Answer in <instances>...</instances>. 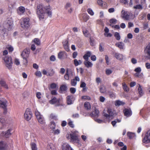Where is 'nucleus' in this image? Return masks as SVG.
I'll use <instances>...</instances> for the list:
<instances>
[{"mask_svg": "<svg viewBox=\"0 0 150 150\" xmlns=\"http://www.w3.org/2000/svg\"><path fill=\"white\" fill-rule=\"evenodd\" d=\"M13 21L11 18L8 19L4 24V27H0V34L4 38L8 35L7 29L8 30H11L12 27Z\"/></svg>", "mask_w": 150, "mask_h": 150, "instance_id": "nucleus-1", "label": "nucleus"}, {"mask_svg": "<svg viewBox=\"0 0 150 150\" xmlns=\"http://www.w3.org/2000/svg\"><path fill=\"white\" fill-rule=\"evenodd\" d=\"M49 6L44 8L42 4L38 5L37 6V10L38 14H45V12L49 16H51L52 14L51 9Z\"/></svg>", "mask_w": 150, "mask_h": 150, "instance_id": "nucleus-2", "label": "nucleus"}, {"mask_svg": "<svg viewBox=\"0 0 150 150\" xmlns=\"http://www.w3.org/2000/svg\"><path fill=\"white\" fill-rule=\"evenodd\" d=\"M6 63V66L8 69H11L12 67V62L11 56H6L4 59Z\"/></svg>", "mask_w": 150, "mask_h": 150, "instance_id": "nucleus-3", "label": "nucleus"}, {"mask_svg": "<svg viewBox=\"0 0 150 150\" xmlns=\"http://www.w3.org/2000/svg\"><path fill=\"white\" fill-rule=\"evenodd\" d=\"M25 119L27 121H29L30 120L32 116V113L29 108H27L24 114Z\"/></svg>", "mask_w": 150, "mask_h": 150, "instance_id": "nucleus-4", "label": "nucleus"}, {"mask_svg": "<svg viewBox=\"0 0 150 150\" xmlns=\"http://www.w3.org/2000/svg\"><path fill=\"white\" fill-rule=\"evenodd\" d=\"M29 21V19L28 18H24L23 21L21 23V27L24 28H28L30 25Z\"/></svg>", "mask_w": 150, "mask_h": 150, "instance_id": "nucleus-5", "label": "nucleus"}, {"mask_svg": "<svg viewBox=\"0 0 150 150\" xmlns=\"http://www.w3.org/2000/svg\"><path fill=\"white\" fill-rule=\"evenodd\" d=\"M70 137H71V142L73 143H78L79 142V139L78 138L77 135L73 133V134H70Z\"/></svg>", "mask_w": 150, "mask_h": 150, "instance_id": "nucleus-6", "label": "nucleus"}, {"mask_svg": "<svg viewBox=\"0 0 150 150\" xmlns=\"http://www.w3.org/2000/svg\"><path fill=\"white\" fill-rule=\"evenodd\" d=\"M144 52L145 54L147 55L146 57L150 59V42L146 47Z\"/></svg>", "mask_w": 150, "mask_h": 150, "instance_id": "nucleus-7", "label": "nucleus"}, {"mask_svg": "<svg viewBox=\"0 0 150 150\" xmlns=\"http://www.w3.org/2000/svg\"><path fill=\"white\" fill-rule=\"evenodd\" d=\"M143 141V142L146 143H149L150 142V130H149L147 132Z\"/></svg>", "mask_w": 150, "mask_h": 150, "instance_id": "nucleus-8", "label": "nucleus"}, {"mask_svg": "<svg viewBox=\"0 0 150 150\" xmlns=\"http://www.w3.org/2000/svg\"><path fill=\"white\" fill-rule=\"evenodd\" d=\"M60 99H57L56 97H54L50 101V103L52 104L57 103V106H59L60 104Z\"/></svg>", "mask_w": 150, "mask_h": 150, "instance_id": "nucleus-9", "label": "nucleus"}, {"mask_svg": "<svg viewBox=\"0 0 150 150\" xmlns=\"http://www.w3.org/2000/svg\"><path fill=\"white\" fill-rule=\"evenodd\" d=\"M67 53L65 52L61 51L58 54V57L60 59L67 58Z\"/></svg>", "mask_w": 150, "mask_h": 150, "instance_id": "nucleus-10", "label": "nucleus"}, {"mask_svg": "<svg viewBox=\"0 0 150 150\" xmlns=\"http://www.w3.org/2000/svg\"><path fill=\"white\" fill-rule=\"evenodd\" d=\"M30 51L29 48H26L22 52L21 54L22 57H28L30 54Z\"/></svg>", "mask_w": 150, "mask_h": 150, "instance_id": "nucleus-11", "label": "nucleus"}, {"mask_svg": "<svg viewBox=\"0 0 150 150\" xmlns=\"http://www.w3.org/2000/svg\"><path fill=\"white\" fill-rule=\"evenodd\" d=\"M79 78L78 76L75 77V78L72 79L71 81V85L73 86H75L77 83V81H79Z\"/></svg>", "mask_w": 150, "mask_h": 150, "instance_id": "nucleus-12", "label": "nucleus"}, {"mask_svg": "<svg viewBox=\"0 0 150 150\" xmlns=\"http://www.w3.org/2000/svg\"><path fill=\"white\" fill-rule=\"evenodd\" d=\"M107 112L108 114L104 113L103 115L106 117H112L113 115V112L111 109L110 108H108Z\"/></svg>", "mask_w": 150, "mask_h": 150, "instance_id": "nucleus-13", "label": "nucleus"}, {"mask_svg": "<svg viewBox=\"0 0 150 150\" xmlns=\"http://www.w3.org/2000/svg\"><path fill=\"white\" fill-rule=\"evenodd\" d=\"M123 112L124 115L127 117L130 116L132 114L131 110L127 108H125L124 109Z\"/></svg>", "mask_w": 150, "mask_h": 150, "instance_id": "nucleus-14", "label": "nucleus"}, {"mask_svg": "<svg viewBox=\"0 0 150 150\" xmlns=\"http://www.w3.org/2000/svg\"><path fill=\"white\" fill-rule=\"evenodd\" d=\"M62 149L63 150H73L70 146L66 143H64L62 145Z\"/></svg>", "mask_w": 150, "mask_h": 150, "instance_id": "nucleus-15", "label": "nucleus"}, {"mask_svg": "<svg viewBox=\"0 0 150 150\" xmlns=\"http://www.w3.org/2000/svg\"><path fill=\"white\" fill-rule=\"evenodd\" d=\"M99 112L98 109L95 108L94 110L92 112V113L90 114V115L92 117H97L98 116Z\"/></svg>", "mask_w": 150, "mask_h": 150, "instance_id": "nucleus-16", "label": "nucleus"}, {"mask_svg": "<svg viewBox=\"0 0 150 150\" xmlns=\"http://www.w3.org/2000/svg\"><path fill=\"white\" fill-rule=\"evenodd\" d=\"M114 56L117 59L119 60H121L123 59V56L122 54L118 53H115Z\"/></svg>", "mask_w": 150, "mask_h": 150, "instance_id": "nucleus-17", "label": "nucleus"}, {"mask_svg": "<svg viewBox=\"0 0 150 150\" xmlns=\"http://www.w3.org/2000/svg\"><path fill=\"white\" fill-rule=\"evenodd\" d=\"M25 8L24 7L21 6L18 9L17 11L19 15L23 14L25 11Z\"/></svg>", "mask_w": 150, "mask_h": 150, "instance_id": "nucleus-18", "label": "nucleus"}, {"mask_svg": "<svg viewBox=\"0 0 150 150\" xmlns=\"http://www.w3.org/2000/svg\"><path fill=\"white\" fill-rule=\"evenodd\" d=\"M7 103V101L5 100H0V105L2 108H6Z\"/></svg>", "mask_w": 150, "mask_h": 150, "instance_id": "nucleus-19", "label": "nucleus"}, {"mask_svg": "<svg viewBox=\"0 0 150 150\" xmlns=\"http://www.w3.org/2000/svg\"><path fill=\"white\" fill-rule=\"evenodd\" d=\"M11 129H8L5 133L3 132L2 134L4 136L6 137H8L11 135Z\"/></svg>", "mask_w": 150, "mask_h": 150, "instance_id": "nucleus-20", "label": "nucleus"}, {"mask_svg": "<svg viewBox=\"0 0 150 150\" xmlns=\"http://www.w3.org/2000/svg\"><path fill=\"white\" fill-rule=\"evenodd\" d=\"M6 143L3 142H0V150H6Z\"/></svg>", "mask_w": 150, "mask_h": 150, "instance_id": "nucleus-21", "label": "nucleus"}, {"mask_svg": "<svg viewBox=\"0 0 150 150\" xmlns=\"http://www.w3.org/2000/svg\"><path fill=\"white\" fill-rule=\"evenodd\" d=\"M63 45L64 48L65 50L67 52L69 51V46L68 40H65L63 42Z\"/></svg>", "mask_w": 150, "mask_h": 150, "instance_id": "nucleus-22", "label": "nucleus"}, {"mask_svg": "<svg viewBox=\"0 0 150 150\" xmlns=\"http://www.w3.org/2000/svg\"><path fill=\"white\" fill-rule=\"evenodd\" d=\"M6 121L3 117L0 118V129H1L5 124Z\"/></svg>", "mask_w": 150, "mask_h": 150, "instance_id": "nucleus-23", "label": "nucleus"}, {"mask_svg": "<svg viewBox=\"0 0 150 150\" xmlns=\"http://www.w3.org/2000/svg\"><path fill=\"white\" fill-rule=\"evenodd\" d=\"M84 64L85 66L87 68L91 67L93 66L92 63L88 61V60L84 61Z\"/></svg>", "mask_w": 150, "mask_h": 150, "instance_id": "nucleus-24", "label": "nucleus"}, {"mask_svg": "<svg viewBox=\"0 0 150 150\" xmlns=\"http://www.w3.org/2000/svg\"><path fill=\"white\" fill-rule=\"evenodd\" d=\"M0 84L1 86L6 89H8V85L6 84V82L3 80H1L0 81Z\"/></svg>", "mask_w": 150, "mask_h": 150, "instance_id": "nucleus-25", "label": "nucleus"}, {"mask_svg": "<svg viewBox=\"0 0 150 150\" xmlns=\"http://www.w3.org/2000/svg\"><path fill=\"white\" fill-rule=\"evenodd\" d=\"M47 149L48 150H56L54 147L52 143L49 144L47 146Z\"/></svg>", "mask_w": 150, "mask_h": 150, "instance_id": "nucleus-26", "label": "nucleus"}, {"mask_svg": "<svg viewBox=\"0 0 150 150\" xmlns=\"http://www.w3.org/2000/svg\"><path fill=\"white\" fill-rule=\"evenodd\" d=\"M84 106L85 108L87 110L90 109L91 108V106L90 103L88 102H85L84 104Z\"/></svg>", "mask_w": 150, "mask_h": 150, "instance_id": "nucleus-27", "label": "nucleus"}, {"mask_svg": "<svg viewBox=\"0 0 150 150\" xmlns=\"http://www.w3.org/2000/svg\"><path fill=\"white\" fill-rule=\"evenodd\" d=\"M125 104V103L122 101H120L119 100L115 101V105L116 106H119L121 105H123Z\"/></svg>", "mask_w": 150, "mask_h": 150, "instance_id": "nucleus-28", "label": "nucleus"}, {"mask_svg": "<svg viewBox=\"0 0 150 150\" xmlns=\"http://www.w3.org/2000/svg\"><path fill=\"white\" fill-rule=\"evenodd\" d=\"M127 135L129 139H132L135 136V133L130 132L127 133Z\"/></svg>", "mask_w": 150, "mask_h": 150, "instance_id": "nucleus-29", "label": "nucleus"}, {"mask_svg": "<svg viewBox=\"0 0 150 150\" xmlns=\"http://www.w3.org/2000/svg\"><path fill=\"white\" fill-rule=\"evenodd\" d=\"M116 46L119 47L121 49H122L123 48V47L124 46V44L122 42H120L119 43H116Z\"/></svg>", "mask_w": 150, "mask_h": 150, "instance_id": "nucleus-30", "label": "nucleus"}, {"mask_svg": "<svg viewBox=\"0 0 150 150\" xmlns=\"http://www.w3.org/2000/svg\"><path fill=\"white\" fill-rule=\"evenodd\" d=\"M139 86L138 89V91L140 96H142L143 95V93L141 85L139 84Z\"/></svg>", "mask_w": 150, "mask_h": 150, "instance_id": "nucleus-31", "label": "nucleus"}, {"mask_svg": "<svg viewBox=\"0 0 150 150\" xmlns=\"http://www.w3.org/2000/svg\"><path fill=\"white\" fill-rule=\"evenodd\" d=\"M83 18L85 22H86L89 18L88 16L86 14H83Z\"/></svg>", "mask_w": 150, "mask_h": 150, "instance_id": "nucleus-32", "label": "nucleus"}, {"mask_svg": "<svg viewBox=\"0 0 150 150\" xmlns=\"http://www.w3.org/2000/svg\"><path fill=\"white\" fill-rule=\"evenodd\" d=\"M100 91L101 93H104L106 92V88L104 86L101 85L100 86Z\"/></svg>", "mask_w": 150, "mask_h": 150, "instance_id": "nucleus-33", "label": "nucleus"}, {"mask_svg": "<svg viewBox=\"0 0 150 150\" xmlns=\"http://www.w3.org/2000/svg\"><path fill=\"white\" fill-rule=\"evenodd\" d=\"M123 88L124 90L127 92H128L129 91V89L128 86L125 83H122Z\"/></svg>", "mask_w": 150, "mask_h": 150, "instance_id": "nucleus-34", "label": "nucleus"}, {"mask_svg": "<svg viewBox=\"0 0 150 150\" xmlns=\"http://www.w3.org/2000/svg\"><path fill=\"white\" fill-rule=\"evenodd\" d=\"M60 89L61 91H65L67 89V87L66 85H63L60 86Z\"/></svg>", "mask_w": 150, "mask_h": 150, "instance_id": "nucleus-35", "label": "nucleus"}, {"mask_svg": "<svg viewBox=\"0 0 150 150\" xmlns=\"http://www.w3.org/2000/svg\"><path fill=\"white\" fill-rule=\"evenodd\" d=\"M82 31L83 35L85 37H88L89 35V33L87 30H83Z\"/></svg>", "mask_w": 150, "mask_h": 150, "instance_id": "nucleus-36", "label": "nucleus"}, {"mask_svg": "<svg viewBox=\"0 0 150 150\" xmlns=\"http://www.w3.org/2000/svg\"><path fill=\"white\" fill-rule=\"evenodd\" d=\"M33 41L35 43V44L37 45H40V40L37 38H35L33 40Z\"/></svg>", "mask_w": 150, "mask_h": 150, "instance_id": "nucleus-37", "label": "nucleus"}, {"mask_svg": "<svg viewBox=\"0 0 150 150\" xmlns=\"http://www.w3.org/2000/svg\"><path fill=\"white\" fill-rule=\"evenodd\" d=\"M114 36L117 40H119L120 39V34L117 32L115 33Z\"/></svg>", "mask_w": 150, "mask_h": 150, "instance_id": "nucleus-38", "label": "nucleus"}, {"mask_svg": "<svg viewBox=\"0 0 150 150\" xmlns=\"http://www.w3.org/2000/svg\"><path fill=\"white\" fill-rule=\"evenodd\" d=\"M71 96H67V101L68 104L70 105L72 104L71 100L70 98H71Z\"/></svg>", "mask_w": 150, "mask_h": 150, "instance_id": "nucleus-39", "label": "nucleus"}, {"mask_svg": "<svg viewBox=\"0 0 150 150\" xmlns=\"http://www.w3.org/2000/svg\"><path fill=\"white\" fill-rule=\"evenodd\" d=\"M133 8L136 9H142L143 8L142 6L140 4L134 6Z\"/></svg>", "mask_w": 150, "mask_h": 150, "instance_id": "nucleus-40", "label": "nucleus"}, {"mask_svg": "<svg viewBox=\"0 0 150 150\" xmlns=\"http://www.w3.org/2000/svg\"><path fill=\"white\" fill-rule=\"evenodd\" d=\"M31 147L32 150H37V148L36 144L34 143H32L31 144Z\"/></svg>", "mask_w": 150, "mask_h": 150, "instance_id": "nucleus-41", "label": "nucleus"}, {"mask_svg": "<svg viewBox=\"0 0 150 150\" xmlns=\"http://www.w3.org/2000/svg\"><path fill=\"white\" fill-rule=\"evenodd\" d=\"M55 123L51 121V124L50 125V127L52 129H55Z\"/></svg>", "mask_w": 150, "mask_h": 150, "instance_id": "nucleus-42", "label": "nucleus"}, {"mask_svg": "<svg viewBox=\"0 0 150 150\" xmlns=\"http://www.w3.org/2000/svg\"><path fill=\"white\" fill-rule=\"evenodd\" d=\"M35 114L37 118H39V117L42 116L40 112L37 110H36L35 111Z\"/></svg>", "mask_w": 150, "mask_h": 150, "instance_id": "nucleus-43", "label": "nucleus"}, {"mask_svg": "<svg viewBox=\"0 0 150 150\" xmlns=\"http://www.w3.org/2000/svg\"><path fill=\"white\" fill-rule=\"evenodd\" d=\"M23 59V63L24 65H26L28 63V60L27 59V58L28 57H22Z\"/></svg>", "mask_w": 150, "mask_h": 150, "instance_id": "nucleus-44", "label": "nucleus"}, {"mask_svg": "<svg viewBox=\"0 0 150 150\" xmlns=\"http://www.w3.org/2000/svg\"><path fill=\"white\" fill-rule=\"evenodd\" d=\"M57 86V85L54 83H51L50 85V88L54 89Z\"/></svg>", "mask_w": 150, "mask_h": 150, "instance_id": "nucleus-45", "label": "nucleus"}, {"mask_svg": "<svg viewBox=\"0 0 150 150\" xmlns=\"http://www.w3.org/2000/svg\"><path fill=\"white\" fill-rule=\"evenodd\" d=\"M87 12L91 16H93L94 15V12L91 8H89L87 10Z\"/></svg>", "mask_w": 150, "mask_h": 150, "instance_id": "nucleus-46", "label": "nucleus"}, {"mask_svg": "<svg viewBox=\"0 0 150 150\" xmlns=\"http://www.w3.org/2000/svg\"><path fill=\"white\" fill-rule=\"evenodd\" d=\"M42 116L40 117L39 118H37L39 122L41 124H43V121L42 117Z\"/></svg>", "mask_w": 150, "mask_h": 150, "instance_id": "nucleus-47", "label": "nucleus"}, {"mask_svg": "<svg viewBox=\"0 0 150 150\" xmlns=\"http://www.w3.org/2000/svg\"><path fill=\"white\" fill-rule=\"evenodd\" d=\"M117 20L114 18H112L110 20V22L111 23L115 24Z\"/></svg>", "mask_w": 150, "mask_h": 150, "instance_id": "nucleus-48", "label": "nucleus"}, {"mask_svg": "<svg viewBox=\"0 0 150 150\" xmlns=\"http://www.w3.org/2000/svg\"><path fill=\"white\" fill-rule=\"evenodd\" d=\"M50 117L51 119H54L55 120H56L57 119V116L54 115L53 114H52L50 115Z\"/></svg>", "mask_w": 150, "mask_h": 150, "instance_id": "nucleus-49", "label": "nucleus"}, {"mask_svg": "<svg viewBox=\"0 0 150 150\" xmlns=\"http://www.w3.org/2000/svg\"><path fill=\"white\" fill-rule=\"evenodd\" d=\"M65 79L67 80H68L69 79V76L68 73V70L67 71L66 74L64 76Z\"/></svg>", "mask_w": 150, "mask_h": 150, "instance_id": "nucleus-50", "label": "nucleus"}, {"mask_svg": "<svg viewBox=\"0 0 150 150\" xmlns=\"http://www.w3.org/2000/svg\"><path fill=\"white\" fill-rule=\"evenodd\" d=\"M70 91L72 93L74 94L76 92V89L72 87L70 88Z\"/></svg>", "mask_w": 150, "mask_h": 150, "instance_id": "nucleus-51", "label": "nucleus"}, {"mask_svg": "<svg viewBox=\"0 0 150 150\" xmlns=\"http://www.w3.org/2000/svg\"><path fill=\"white\" fill-rule=\"evenodd\" d=\"M54 73V71L53 70V69H52L51 70L50 72H48V75L52 76Z\"/></svg>", "mask_w": 150, "mask_h": 150, "instance_id": "nucleus-52", "label": "nucleus"}, {"mask_svg": "<svg viewBox=\"0 0 150 150\" xmlns=\"http://www.w3.org/2000/svg\"><path fill=\"white\" fill-rule=\"evenodd\" d=\"M109 94L111 98H114L115 97V94L112 92H109Z\"/></svg>", "mask_w": 150, "mask_h": 150, "instance_id": "nucleus-53", "label": "nucleus"}, {"mask_svg": "<svg viewBox=\"0 0 150 150\" xmlns=\"http://www.w3.org/2000/svg\"><path fill=\"white\" fill-rule=\"evenodd\" d=\"M112 71L110 69H107L106 70V74L107 75H109L112 73Z\"/></svg>", "mask_w": 150, "mask_h": 150, "instance_id": "nucleus-54", "label": "nucleus"}, {"mask_svg": "<svg viewBox=\"0 0 150 150\" xmlns=\"http://www.w3.org/2000/svg\"><path fill=\"white\" fill-rule=\"evenodd\" d=\"M134 71L138 73H139L141 71V69L140 67H138L135 69Z\"/></svg>", "mask_w": 150, "mask_h": 150, "instance_id": "nucleus-55", "label": "nucleus"}, {"mask_svg": "<svg viewBox=\"0 0 150 150\" xmlns=\"http://www.w3.org/2000/svg\"><path fill=\"white\" fill-rule=\"evenodd\" d=\"M44 14H38V17L39 18V19L41 20L43 19L44 18Z\"/></svg>", "mask_w": 150, "mask_h": 150, "instance_id": "nucleus-56", "label": "nucleus"}, {"mask_svg": "<svg viewBox=\"0 0 150 150\" xmlns=\"http://www.w3.org/2000/svg\"><path fill=\"white\" fill-rule=\"evenodd\" d=\"M123 18H125L126 20H128L129 18V15L127 14H126L125 15H124L122 16Z\"/></svg>", "mask_w": 150, "mask_h": 150, "instance_id": "nucleus-57", "label": "nucleus"}, {"mask_svg": "<svg viewBox=\"0 0 150 150\" xmlns=\"http://www.w3.org/2000/svg\"><path fill=\"white\" fill-rule=\"evenodd\" d=\"M82 98L89 100H90L91 99L90 97L88 96H83L82 97Z\"/></svg>", "mask_w": 150, "mask_h": 150, "instance_id": "nucleus-58", "label": "nucleus"}, {"mask_svg": "<svg viewBox=\"0 0 150 150\" xmlns=\"http://www.w3.org/2000/svg\"><path fill=\"white\" fill-rule=\"evenodd\" d=\"M105 60H106V64L108 65L109 64V58L108 57V55H106L105 56Z\"/></svg>", "mask_w": 150, "mask_h": 150, "instance_id": "nucleus-59", "label": "nucleus"}, {"mask_svg": "<svg viewBox=\"0 0 150 150\" xmlns=\"http://www.w3.org/2000/svg\"><path fill=\"white\" fill-rule=\"evenodd\" d=\"M131 62L133 64H134L137 63V59L134 58H132V59H131Z\"/></svg>", "mask_w": 150, "mask_h": 150, "instance_id": "nucleus-60", "label": "nucleus"}, {"mask_svg": "<svg viewBox=\"0 0 150 150\" xmlns=\"http://www.w3.org/2000/svg\"><path fill=\"white\" fill-rule=\"evenodd\" d=\"M68 124L72 128L74 127V125L73 123V122L72 121H69L68 123Z\"/></svg>", "mask_w": 150, "mask_h": 150, "instance_id": "nucleus-61", "label": "nucleus"}, {"mask_svg": "<svg viewBox=\"0 0 150 150\" xmlns=\"http://www.w3.org/2000/svg\"><path fill=\"white\" fill-rule=\"evenodd\" d=\"M55 60V57L54 55H52L50 57V60L51 61H54Z\"/></svg>", "mask_w": 150, "mask_h": 150, "instance_id": "nucleus-62", "label": "nucleus"}, {"mask_svg": "<svg viewBox=\"0 0 150 150\" xmlns=\"http://www.w3.org/2000/svg\"><path fill=\"white\" fill-rule=\"evenodd\" d=\"M35 75L39 77H41L42 76L41 73L40 71L36 72L35 73Z\"/></svg>", "mask_w": 150, "mask_h": 150, "instance_id": "nucleus-63", "label": "nucleus"}, {"mask_svg": "<svg viewBox=\"0 0 150 150\" xmlns=\"http://www.w3.org/2000/svg\"><path fill=\"white\" fill-rule=\"evenodd\" d=\"M145 66L147 69H150V63L147 62L145 64Z\"/></svg>", "mask_w": 150, "mask_h": 150, "instance_id": "nucleus-64", "label": "nucleus"}]
</instances>
